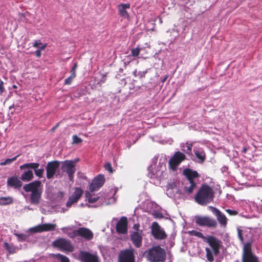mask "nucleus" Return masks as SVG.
I'll list each match as a JSON object with an SVG mask.
<instances>
[{"label": "nucleus", "mask_w": 262, "mask_h": 262, "mask_svg": "<svg viewBox=\"0 0 262 262\" xmlns=\"http://www.w3.org/2000/svg\"><path fill=\"white\" fill-rule=\"evenodd\" d=\"M214 197L213 189L206 184H203L194 196L195 201L199 205L205 206L213 201Z\"/></svg>", "instance_id": "obj_1"}, {"label": "nucleus", "mask_w": 262, "mask_h": 262, "mask_svg": "<svg viewBox=\"0 0 262 262\" xmlns=\"http://www.w3.org/2000/svg\"><path fill=\"white\" fill-rule=\"evenodd\" d=\"M183 174L186 178L188 182L184 187V191L187 194H190L196 187V183L194 180L200 177V174L196 170H193L189 168H186L183 171Z\"/></svg>", "instance_id": "obj_2"}, {"label": "nucleus", "mask_w": 262, "mask_h": 262, "mask_svg": "<svg viewBox=\"0 0 262 262\" xmlns=\"http://www.w3.org/2000/svg\"><path fill=\"white\" fill-rule=\"evenodd\" d=\"M146 256L150 262L163 261L165 259V251L160 246H156L147 251Z\"/></svg>", "instance_id": "obj_3"}, {"label": "nucleus", "mask_w": 262, "mask_h": 262, "mask_svg": "<svg viewBox=\"0 0 262 262\" xmlns=\"http://www.w3.org/2000/svg\"><path fill=\"white\" fill-rule=\"evenodd\" d=\"M252 240L248 239L243 247L242 262H259L258 257L253 253L252 250Z\"/></svg>", "instance_id": "obj_4"}, {"label": "nucleus", "mask_w": 262, "mask_h": 262, "mask_svg": "<svg viewBox=\"0 0 262 262\" xmlns=\"http://www.w3.org/2000/svg\"><path fill=\"white\" fill-rule=\"evenodd\" d=\"M186 159L184 154L181 151H176L168 161V167L170 170L175 171L179 165Z\"/></svg>", "instance_id": "obj_5"}, {"label": "nucleus", "mask_w": 262, "mask_h": 262, "mask_svg": "<svg viewBox=\"0 0 262 262\" xmlns=\"http://www.w3.org/2000/svg\"><path fill=\"white\" fill-rule=\"evenodd\" d=\"M195 222L199 226L208 228H216L217 225V223L214 219L208 216L196 215L195 216Z\"/></svg>", "instance_id": "obj_6"}, {"label": "nucleus", "mask_w": 262, "mask_h": 262, "mask_svg": "<svg viewBox=\"0 0 262 262\" xmlns=\"http://www.w3.org/2000/svg\"><path fill=\"white\" fill-rule=\"evenodd\" d=\"M61 164V169L64 172L67 173L70 181L73 182L74 175L76 171V168L74 166V162L72 160H65L60 162Z\"/></svg>", "instance_id": "obj_7"}, {"label": "nucleus", "mask_w": 262, "mask_h": 262, "mask_svg": "<svg viewBox=\"0 0 262 262\" xmlns=\"http://www.w3.org/2000/svg\"><path fill=\"white\" fill-rule=\"evenodd\" d=\"M53 246L64 252H73L74 250V247L71 242L65 238H59L54 241Z\"/></svg>", "instance_id": "obj_8"}, {"label": "nucleus", "mask_w": 262, "mask_h": 262, "mask_svg": "<svg viewBox=\"0 0 262 262\" xmlns=\"http://www.w3.org/2000/svg\"><path fill=\"white\" fill-rule=\"evenodd\" d=\"M151 234L155 239L162 240L167 238V235L165 231L161 228L159 224L154 222L151 226Z\"/></svg>", "instance_id": "obj_9"}, {"label": "nucleus", "mask_w": 262, "mask_h": 262, "mask_svg": "<svg viewBox=\"0 0 262 262\" xmlns=\"http://www.w3.org/2000/svg\"><path fill=\"white\" fill-rule=\"evenodd\" d=\"M39 163H28L20 165L19 168L20 170L26 169H33L35 176L40 178L43 177L44 169L43 168H39Z\"/></svg>", "instance_id": "obj_10"}, {"label": "nucleus", "mask_w": 262, "mask_h": 262, "mask_svg": "<svg viewBox=\"0 0 262 262\" xmlns=\"http://www.w3.org/2000/svg\"><path fill=\"white\" fill-rule=\"evenodd\" d=\"M118 262H135L134 250L125 249L121 251L118 256Z\"/></svg>", "instance_id": "obj_11"}, {"label": "nucleus", "mask_w": 262, "mask_h": 262, "mask_svg": "<svg viewBox=\"0 0 262 262\" xmlns=\"http://www.w3.org/2000/svg\"><path fill=\"white\" fill-rule=\"evenodd\" d=\"M60 162L54 160L49 162L46 166L47 178L49 180L53 178L56 170L59 168Z\"/></svg>", "instance_id": "obj_12"}, {"label": "nucleus", "mask_w": 262, "mask_h": 262, "mask_svg": "<svg viewBox=\"0 0 262 262\" xmlns=\"http://www.w3.org/2000/svg\"><path fill=\"white\" fill-rule=\"evenodd\" d=\"M204 242L209 244L214 255H217L219 253L221 242L217 238L209 235L205 237Z\"/></svg>", "instance_id": "obj_13"}, {"label": "nucleus", "mask_w": 262, "mask_h": 262, "mask_svg": "<svg viewBox=\"0 0 262 262\" xmlns=\"http://www.w3.org/2000/svg\"><path fill=\"white\" fill-rule=\"evenodd\" d=\"M105 178L103 175L98 174L92 181L90 185L91 192L97 191L104 184Z\"/></svg>", "instance_id": "obj_14"}, {"label": "nucleus", "mask_w": 262, "mask_h": 262, "mask_svg": "<svg viewBox=\"0 0 262 262\" xmlns=\"http://www.w3.org/2000/svg\"><path fill=\"white\" fill-rule=\"evenodd\" d=\"M75 235H78L84 238L85 240L90 241L93 237V233L89 229L85 227H80L78 229L75 230L74 233Z\"/></svg>", "instance_id": "obj_15"}, {"label": "nucleus", "mask_w": 262, "mask_h": 262, "mask_svg": "<svg viewBox=\"0 0 262 262\" xmlns=\"http://www.w3.org/2000/svg\"><path fill=\"white\" fill-rule=\"evenodd\" d=\"M127 219L126 216H122L116 224V231L119 234H125L127 232Z\"/></svg>", "instance_id": "obj_16"}, {"label": "nucleus", "mask_w": 262, "mask_h": 262, "mask_svg": "<svg viewBox=\"0 0 262 262\" xmlns=\"http://www.w3.org/2000/svg\"><path fill=\"white\" fill-rule=\"evenodd\" d=\"M82 193L83 191L81 188L78 187L76 188L73 194L69 198L66 203V206L70 207L72 204L76 203L81 198Z\"/></svg>", "instance_id": "obj_17"}, {"label": "nucleus", "mask_w": 262, "mask_h": 262, "mask_svg": "<svg viewBox=\"0 0 262 262\" xmlns=\"http://www.w3.org/2000/svg\"><path fill=\"white\" fill-rule=\"evenodd\" d=\"M79 256L81 262H99L98 256L89 252L81 251Z\"/></svg>", "instance_id": "obj_18"}, {"label": "nucleus", "mask_w": 262, "mask_h": 262, "mask_svg": "<svg viewBox=\"0 0 262 262\" xmlns=\"http://www.w3.org/2000/svg\"><path fill=\"white\" fill-rule=\"evenodd\" d=\"M212 213L216 216L217 220L223 227H226L227 224V219L225 215L221 212L218 209L213 206H210Z\"/></svg>", "instance_id": "obj_19"}, {"label": "nucleus", "mask_w": 262, "mask_h": 262, "mask_svg": "<svg viewBox=\"0 0 262 262\" xmlns=\"http://www.w3.org/2000/svg\"><path fill=\"white\" fill-rule=\"evenodd\" d=\"M56 224L46 223L39 225L32 229L35 232H41L43 231H50L54 230L56 228Z\"/></svg>", "instance_id": "obj_20"}, {"label": "nucleus", "mask_w": 262, "mask_h": 262, "mask_svg": "<svg viewBox=\"0 0 262 262\" xmlns=\"http://www.w3.org/2000/svg\"><path fill=\"white\" fill-rule=\"evenodd\" d=\"M142 231H134L130 234V239L134 245L137 248H140L142 242Z\"/></svg>", "instance_id": "obj_21"}, {"label": "nucleus", "mask_w": 262, "mask_h": 262, "mask_svg": "<svg viewBox=\"0 0 262 262\" xmlns=\"http://www.w3.org/2000/svg\"><path fill=\"white\" fill-rule=\"evenodd\" d=\"M40 185L41 182L39 180H36L25 185L23 189L26 192H31L32 193L39 190L38 188Z\"/></svg>", "instance_id": "obj_22"}, {"label": "nucleus", "mask_w": 262, "mask_h": 262, "mask_svg": "<svg viewBox=\"0 0 262 262\" xmlns=\"http://www.w3.org/2000/svg\"><path fill=\"white\" fill-rule=\"evenodd\" d=\"M130 5L129 3L126 4H120L117 6L119 14L120 16L129 19V15L126 11V9L130 8Z\"/></svg>", "instance_id": "obj_23"}, {"label": "nucleus", "mask_w": 262, "mask_h": 262, "mask_svg": "<svg viewBox=\"0 0 262 262\" xmlns=\"http://www.w3.org/2000/svg\"><path fill=\"white\" fill-rule=\"evenodd\" d=\"M8 186L19 189L22 186V182L17 177L13 176L8 179L7 181Z\"/></svg>", "instance_id": "obj_24"}, {"label": "nucleus", "mask_w": 262, "mask_h": 262, "mask_svg": "<svg viewBox=\"0 0 262 262\" xmlns=\"http://www.w3.org/2000/svg\"><path fill=\"white\" fill-rule=\"evenodd\" d=\"M41 193L42 191L40 190L32 192L30 194L31 203L34 205L38 204L41 199Z\"/></svg>", "instance_id": "obj_25"}, {"label": "nucleus", "mask_w": 262, "mask_h": 262, "mask_svg": "<svg viewBox=\"0 0 262 262\" xmlns=\"http://www.w3.org/2000/svg\"><path fill=\"white\" fill-rule=\"evenodd\" d=\"M31 169H28L27 171H25L20 177V179L24 182H29L31 181L33 178V173Z\"/></svg>", "instance_id": "obj_26"}, {"label": "nucleus", "mask_w": 262, "mask_h": 262, "mask_svg": "<svg viewBox=\"0 0 262 262\" xmlns=\"http://www.w3.org/2000/svg\"><path fill=\"white\" fill-rule=\"evenodd\" d=\"M238 237L239 238L241 242L243 243L244 239L246 237H248V235L251 236V233L250 232H248L246 231H243L239 229H237Z\"/></svg>", "instance_id": "obj_27"}, {"label": "nucleus", "mask_w": 262, "mask_h": 262, "mask_svg": "<svg viewBox=\"0 0 262 262\" xmlns=\"http://www.w3.org/2000/svg\"><path fill=\"white\" fill-rule=\"evenodd\" d=\"M50 256L54 258H55V259H58L60 261V262H70V259L69 258V257H68L67 256L64 255H62V254H61L60 253H58V254H50Z\"/></svg>", "instance_id": "obj_28"}, {"label": "nucleus", "mask_w": 262, "mask_h": 262, "mask_svg": "<svg viewBox=\"0 0 262 262\" xmlns=\"http://www.w3.org/2000/svg\"><path fill=\"white\" fill-rule=\"evenodd\" d=\"M194 155L198 159V162L202 163L205 160L206 154L204 151H194Z\"/></svg>", "instance_id": "obj_29"}, {"label": "nucleus", "mask_w": 262, "mask_h": 262, "mask_svg": "<svg viewBox=\"0 0 262 262\" xmlns=\"http://www.w3.org/2000/svg\"><path fill=\"white\" fill-rule=\"evenodd\" d=\"M13 198L10 196L0 198V205L2 206L11 204L13 203Z\"/></svg>", "instance_id": "obj_30"}, {"label": "nucleus", "mask_w": 262, "mask_h": 262, "mask_svg": "<svg viewBox=\"0 0 262 262\" xmlns=\"http://www.w3.org/2000/svg\"><path fill=\"white\" fill-rule=\"evenodd\" d=\"M85 197L90 203H93L97 201L100 198L99 196H93V194L88 191L85 192Z\"/></svg>", "instance_id": "obj_31"}, {"label": "nucleus", "mask_w": 262, "mask_h": 262, "mask_svg": "<svg viewBox=\"0 0 262 262\" xmlns=\"http://www.w3.org/2000/svg\"><path fill=\"white\" fill-rule=\"evenodd\" d=\"M4 248L10 253H14L16 252L17 248L12 245L9 244L8 243H4Z\"/></svg>", "instance_id": "obj_32"}, {"label": "nucleus", "mask_w": 262, "mask_h": 262, "mask_svg": "<svg viewBox=\"0 0 262 262\" xmlns=\"http://www.w3.org/2000/svg\"><path fill=\"white\" fill-rule=\"evenodd\" d=\"M205 251L206 252V257L207 260L210 262H212L214 260L213 254L211 251V249L208 248H205Z\"/></svg>", "instance_id": "obj_33"}, {"label": "nucleus", "mask_w": 262, "mask_h": 262, "mask_svg": "<svg viewBox=\"0 0 262 262\" xmlns=\"http://www.w3.org/2000/svg\"><path fill=\"white\" fill-rule=\"evenodd\" d=\"M19 156V155H17L16 156L11 158V159H7L4 162L1 163L0 165L2 166L10 164L12 163L13 162L15 161L16 159Z\"/></svg>", "instance_id": "obj_34"}, {"label": "nucleus", "mask_w": 262, "mask_h": 262, "mask_svg": "<svg viewBox=\"0 0 262 262\" xmlns=\"http://www.w3.org/2000/svg\"><path fill=\"white\" fill-rule=\"evenodd\" d=\"M190 233L191 235L196 236L203 239L204 241L205 240V237H206V236H204L202 233L195 230H192L190 231Z\"/></svg>", "instance_id": "obj_35"}, {"label": "nucleus", "mask_w": 262, "mask_h": 262, "mask_svg": "<svg viewBox=\"0 0 262 262\" xmlns=\"http://www.w3.org/2000/svg\"><path fill=\"white\" fill-rule=\"evenodd\" d=\"M141 49L139 47L133 48L131 50V55L134 57H137L140 52Z\"/></svg>", "instance_id": "obj_36"}, {"label": "nucleus", "mask_w": 262, "mask_h": 262, "mask_svg": "<svg viewBox=\"0 0 262 262\" xmlns=\"http://www.w3.org/2000/svg\"><path fill=\"white\" fill-rule=\"evenodd\" d=\"M73 144H79L82 142V140L78 137L76 135H74L72 137Z\"/></svg>", "instance_id": "obj_37"}, {"label": "nucleus", "mask_w": 262, "mask_h": 262, "mask_svg": "<svg viewBox=\"0 0 262 262\" xmlns=\"http://www.w3.org/2000/svg\"><path fill=\"white\" fill-rule=\"evenodd\" d=\"M75 78V77L70 75L69 77L66 78L64 80V84L65 85H69L71 84L73 80V79Z\"/></svg>", "instance_id": "obj_38"}, {"label": "nucleus", "mask_w": 262, "mask_h": 262, "mask_svg": "<svg viewBox=\"0 0 262 262\" xmlns=\"http://www.w3.org/2000/svg\"><path fill=\"white\" fill-rule=\"evenodd\" d=\"M77 67H78L77 63H75L70 71L71 75L74 77H76V70H77Z\"/></svg>", "instance_id": "obj_39"}, {"label": "nucleus", "mask_w": 262, "mask_h": 262, "mask_svg": "<svg viewBox=\"0 0 262 262\" xmlns=\"http://www.w3.org/2000/svg\"><path fill=\"white\" fill-rule=\"evenodd\" d=\"M104 168L106 170H108L109 172H110L111 173H112L113 170V168L112 167V165L110 163H107L105 165H104Z\"/></svg>", "instance_id": "obj_40"}, {"label": "nucleus", "mask_w": 262, "mask_h": 262, "mask_svg": "<svg viewBox=\"0 0 262 262\" xmlns=\"http://www.w3.org/2000/svg\"><path fill=\"white\" fill-rule=\"evenodd\" d=\"M226 211L230 215H237L238 213V212L235 210H230L229 209H226Z\"/></svg>", "instance_id": "obj_41"}, {"label": "nucleus", "mask_w": 262, "mask_h": 262, "mask_svg": "<svg viewBox=\"0 0 262 262\" xmlns=\"http://www.w3.org/2000/svg\"><path fill=\"white\" fill-rule=\"evenodd\" d=\"M5 91V88L4 86V82L3 81L1 80L0 82V92L1 93H3Z\"/></svg>", "instance_id": "obj_42"}, {"label": "nucleus", "mask_w": 262, "mask_h": 262, "mask_svg": "<svg viewBox=\"0 0 262 262\" xmlns=\"http://www.w3.org/2000/svg\"><path fill=\"white\" fill-rule=\"evenodd\" d=\"M146 73H147L146 71L142 72H139L138 74L139 78L140 79H142V78H144L145 77V74Z\"/></svg>", "instance_id": "obj_43"}, {"label": "nucleus", "mask_w": 262, "mask_h": 262, "mask_svg": "<svg viewBox=\"0 0 262 262\" xmlns=\"http://www.w3.org/2000/svg\"><path fill=\"white\" fill-rule=\"evenodd\" d=\"M75 232V230H74L72 233H69L68 234V236L71 238H73L76 236H78V235H75V234L74 233Z\"/></svg>", "instance_id": "obj_44"}, {"label": "nucleus", "mask_w": 262, "mask_h": 262, "mask_svg": "<svg viewBox=\"0 0 262 262\" xmlns=\"http://www.w3.org/2000/svg\"><path fill=\"white\" fill-rule=\"evenodd\" d=\"M41 42L39 40H36L33 46L34 47L39 48V45H41Z\"/></svg>", "instance_id": "obj_45"}, {"label": "nucleus", "mask_w": 262, "mask_h": 262, "mask_svg": "<svg viewBox=\"0 0 262 262\" xmlns=\"http://www.w3.org/2000/svg\"><path fill=\"white\" fill-rule=\"evenodd\" d=\"M186 147H187V150L189 151V152H191L192 145L191 144H189L188 143H186Z\"/></svg>", "instance_id": "obj_46"}, {"label": "nucleus", "mask_w": 262, "mask_h": 262, "mask_svg": "<svg viewBox=\"0 0 262 262\" xmlns=\"http://www.w3.org/2000/svg\"><path fill=\"white\" fill-rule=\"evenodd\" d=\"M140 227V225L139 224H136L134 225L133 228L136 231H139V229Z\"/></svg>", "instance_id": "obj_47"}, {"label": "nucleus", "mask_w": 262, "mask_h": 262, "mask_svg": "<svg viewBox=\"0 0 262 262\" xmlns=\"http://www.w3.org/2000/svg\"><path fill=\"white\" fill-rule=\"evenodd\" d=\"M35 55L37 57H40L41 56V52L39 50H37L35 51Z\"/></svg>", "instance_id": "obj_48"}, {"label": "nucleus", "mask_w": 262, "mask_h": 262, "mask_svg": "<svg viewBox=\"0 0 262 262\" xmlns=\"http://www.w3.org/2000/svg\"><path fill=\"white\" fill-rule=\"evenodd\" d=\"M79 158H76L75 159H74V160H72V162H74V166L75 167L76 166V164L79 161Z\"/></svg>", "instance_id": "obj_49"}, {"label": "nucleus", "mask_w": 262, "mask_h": 262, "mask_svg": "<svg viewBox=\"0 0 262 262\" xmlns=\"http://www.w3.org/2000/svg\"><path fill=\"white\" fill-rule=\"evenodd\" d=\"M17 106L16 105H15L14 104H12V105L10 106L9 108V110H11L12 108H15V107H16Z\"/></svg>", "instance_id": "obj_50"}, {"label": "nucleus", "mask_w": 262, "mask_h": 262, "mask_svg": "<svg viewBox=\"0 0 262 262\" xmlns=\"http://www.w3.org/2000/svg\"><path fill=\"white\" fill-rule=\"evenodd\" d=\"M247 151V149L245 147H244L243 149H242V152L243 153H246Z\"/></svg>", "instance_id": "obj_51"}, {"label": "nucleus", "mask_w": 262, "mask_h": 262, "mask_svg": "<svg viewBox=\"0 0 262 262\" xmlns=\"http://www.w3.org/2000/svg\"><path fill=\"white\" fill-rule=\"evenodd\" d=\"M58 124L57 125H56L55 126H54V127L52 128V130L54 131L55 130V129L57 128V127L58 126Z\"/></svg>", "instance_id": "obj_52"}, {"label": "nucleus", "mask_w": 262, "mask_h": 262, "mask_svg": "<svg viewBox=\"0 0 262 262\" xmlns=\"http://www.w3.org/2000/svg\"><path fill=\"white\" fill-rule=\"evenodd\" d=\"M46 48V45H44L43 46H42L41 48V50H43L45 49V48Z\"/></svg>", "instance_id": "obj_53"}, {"label": "nucleus", "mask_w": 262, "mask_h": 262, "mask_svg": "<svg viewBox=\"0 0 262 262\" xmlns=\"http://www.w3.org/2000/svg\"><path fill=\"white\" fill-rule=\"evenodd\" d=\"M12 87H13V89H16L17 88V86L16 85H13Z\"/></svg>", "instance_id": "obj_54"}, {"label": "nucleus", "mask_w": 262, "mask_h": 262, "mask_svg": "<svg viewBox=\"0 0 262 262\" xmlns=\"http://www.w3.org/2000/svg\"><path fill=\"white\" fill-rule=\"evenodd\" d=\"M167 79V77H165L164 79L162 80V82H164Z\"/></svg>", "instance_id": "obj_55"}]
</instances>
